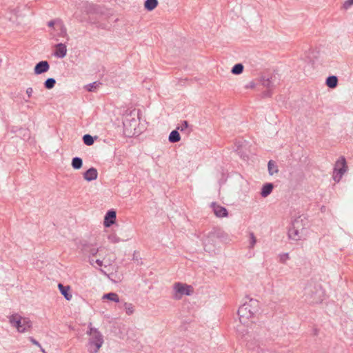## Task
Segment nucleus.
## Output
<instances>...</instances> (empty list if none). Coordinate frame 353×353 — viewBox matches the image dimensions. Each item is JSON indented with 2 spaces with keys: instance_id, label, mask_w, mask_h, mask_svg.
Returning a JSON list of instances; mask_svg holds the SVG:
<instances>
[{
  "instance_id": "nucleus-27",
  "label": "nucleus",
  "mask_w": 353,
  "mask_h": 353,
  "mask_svg": "<svg viewBox=\"0 0 353 353\" xmlns=\"http://www.w3.org/2000/svg\"><path fill=\"white\" fill-rule=\"evenodd\" d=\"M55 84H56V80L54 78H52V77L48 78L43 83L44 87L48 90H50V89L53 88L54 87Z\"/></svg>"
},
{
  "instance_id": "nucleus-40",
  "label": "nucleus",
  "mask_w": 353,
  "mask_h": 353,
  "mask_svg": "<svg viewBox=\"0 0 353 353\" xmlns=\"http://www.w3.org/2000/svg\"><path fill=\"white\" fill-rule=\"evenodd\" d=\"M255 86H256V84L253 81H250L247 85H245L246 88H255Z\"/></svg>"
},
{
  "instance_id": "nucleus-44",
  "label": "nucleus",
  "mask_w": 353,
  "mask_h": 353,
  "mask_svg": "<svg viewBox=\"0 0 353 353\" xmlns=\"http://www.w3.org/2000/svg\"><path fill=\"white\" fill-rule=\"evenodd\" d=\"M99 270H100V272H101L102 274H103L104 275L108 276L107 273H106L103 270H102V269H99Z\"/></svg>"
},
{
  "instance_id": "nucleus-36",
  "label": "nucleus",
  "mask_w": 353,
  "mask_h": 353,
  "mask_svg": "<svg viewBox=\"0 0 353 353\" xmlns=\"http://www.w3.org/2000/svg\"><path fill=\"white\" fill-rule=\"evenodd\" d=\"M279 259L281 263H285V261L289 259V254L288 253H283L279 255Z\"/></svg>"
},
{
  "instance_id": "nucleus-8",
  "label": "nucleus",
  "mask_w": 353,
  "mask_h": 353,
  "mask_svg": "<svg viewBox=\"0 0 353 353\" xmlns=\"http://www.w3.org/2000/svg\"><path fill=\"white\" fill-rule=\"evenodd\" d=\"M211 208L216 216L219 218L227 217L228 216V212L227 209L223 206L218 205L215 202H212L211 203Z\"/></svg>"
},
{
  "instance_id": "nucleus-19",
  "label": "nucleus",
  "mask_w": 353,
  "mask_h": 353,
  "mask_svg": "<svg viewBox=\"0 0 353 353\" xmlns=\"http://www.w3.org/2000/svg\"><path fill=\"white\" fill-rule=\"evenodd\" d=\"M71 165L74 170H79L83 166V160L81 157H73L71 162Z\"/></svg>"
},
{
  "instance_id": "nucleus-5",
  "label": "nucleus",
  "mask_w": 353,
  "mask_h": 353,
  "mask_svg": "<svg viewBox=\"0 0 353 353\" xmlns=\"http://www.w3.org/2000/svg\"><path fill=\"white\" fill-rule=\"evenodd\" d=\"M192 288L191 285L180 282L175 283L174 285V290L175 292L174 295V299H180L183 295H191L192 292Z\"/></svg>"
},
{
  "instance_id": "nucleus-12",
  "label": "nucleus",
  "mask_w": 353,
  "mask_h": 353,
  "mask_svg": "<svg viewBox=\"0 0 353 353\" xmlns=\"http://www.w3.org/2000/svg\"><path fill=\"white\" fill-rule=\"evenodd\" d=\"M97 170L94 167H91L83 173V178L87 181H92L96 180L97 179Z\"/></svg>"
},
{
  "instance_id": "nucleus-30",
  "label": "nucleus",
  "mask_w": 353,
  "mask_h": 353,
  "mask_svg": "<svg viewBox=\"0 0 353 353\" xmlns=\"http://www.w3.org/2000/svg\"><path fill=\"white\" fill-rule=\"evenodd\" d=\"M261 83L264 87L271 88L273 86L272 77L266 79L263 77L261 79Z\"/></svg>"
},
{
  "instance_id": "nucleus-13",
  "label": "nucleus",
  "mask_w": 353,
  "mask_h": 353,
  "mask_svg": "<svg viewBox=\"0 0 353 353\" xmlns=\"http://www.w3.org/2000/svg\"><path fill=\"white\" fill-rule=\"evenodd\" d=\"M81 250L85 253H88L92 256H94L99 252V249L93 246L92 245L84 242L81 244Z\"/></svg>"
},
{
  "instance_id": "nucleus-46",
  "label": "nucleus",
  "mask_w": 353,
  "mask_h": 353,
  "mask_svg": "<svg viewBox=\"0 0 353 353\" xmlns=\"http://www.w3.org/2000/svg\"><path fill=\"white\" fill-rule=\"evenodd\" d=\"M50 34L54 37L55 34H54L52 32H50Z\"/></svg>"
},
{
  "instance_id": "nucleus-15",
  "label": "nucleus",
  "mask_w": 353,
  "mask_h": 353,
  "mask_svg": "<svg viewBox=\"0 0 353 353\" xmlns=\"http://www.w3.org/2000/svg\"><path fill=\"white\" fill-rule=\"evenodd\" d=\"M274 188L273 184L271 183H265L261 190V195L262 197H267L268 195L271 194L272 190Z\"/></svg>"
},
{
  "instance_id": "nucleus-20",
  "label": "nucleus",
  "mask_w": 353,
  "mask_h": 353,
  "mask_svg": "<svg viewBox=\"0 0 353 353\" xmlns=\"http://www.w3.org/2000/svg\"><path fill=\"white\" fill-rule=\"evenodd\" d=\"M158 5L157 0H145L144 3L145 9L148 11L153 10Z\"/></svg>"
},
{
  "instance_id": "nucleus-37",
  "label": "nucleus",
  "mask_w": 353,
  "mask_h": 353,
  "mask_svg": "<svg viewBox=\"0 0 353 353\" xmlns=\"http://www.w3.org/2000/svg\"><path fill=\"white\" fill-rule=\"evenodd\" d=\"M19 131H24L25 132V133L23 134L24 135H26V134L28 135L29 134L27 130L22 129L21 128L13 127L12 129V132H14V133H17Z\"/></svg>"
},
{
  "instance_id": "nucleus-21",
  "label": "nucleus",
  "mask_w": 353,
  "mask_h": 353,
  "mask_svg": "<svg viewBox=\"0 0 353 353\" xmlns=\"http://www.w3.org/2000/svg\"><path fill=\"white\" fill-rule=\"evenodd\" d=\"M268 169L270 175H273L278 172V167L273 160H270L268 163Z\"/></svg>"
},
{
  "instance_id": "nucleus-22",
  "label": "nucleus",
  "mask_w": 353,
  "mask_h": 353,
  "mask_svg": "<svg viewBox=\"0 0 353 353\" xmlns=\"http://www.w3.org/2000/svg\"><path fill=\"white\" fill-rule=\"evenodd\" d=\"M103 299H108L109 301H112L116 303L119 302V297L117 293L114 292H109L107 294H103Z\"/></svg>"
},
{
  "instance_id": "nucleus-39",
  "label": "nucleus",
  "mask_w": 353,
  "mask_h": 353,
  "mask_svg": "<svg viewBox=\"0 0 353 353\" xmlns=\"http://www.w3.org/2000/svg\"><path fill=\"white\" fill-rule=\"evenodd\" d=\"M352 6H353V0H346L343 3V7L344 9L347 10Z\"/></svg>"
},
{
  "instance_id": "nucleus-45",
  "label": "nucleus",
  "mask_w": 353,
  "mask_h": 353,
  "mask_svg": "<svg viewBox=\"0 0 353 353\" xmlns=\"http://www.w3.org/2000/svg\"><path fill=\"white\" fill-rule=\"evenodd\" d=\"M41 352H42V353H47L43 348H41Z\"/></svg>"
},
{
  "instance_id": "nucleus-32",
  "label": "nucleus",
  "mask_w": 353,
  "mask_h": 353,
  "mask_svg": "<svg viewBox=\"0 0 353 353\" xmlns=\"http://www.w3.org/2000/svg\"><path fill=\"white\" fill-rule=\"evenodd\" d=\"M108 239L111 243H117L121 241V239L114 234H111L108 235Z\"/></svg>"
},
{
  "instance_id": "nucleus-34",
  "label": "nucleus",
  "mask_w": 353,
  "mask_h": 353,
  "mask_svg": "<svg viewBox=\"0 0 353 353\" xmlns=\"http://www.w3.org/2000/svg\"><path fill=\"white\" fill-rule=\"evenodd\" d=\"M221 230L219 229H214L213 231L210 232L209 233L208 237L212 238V237H220Z\"/></svg>"
},
{
  "instance_id": "nucleus-47",
  "label": "nucleus",
  "mask_w": 353,
  "mask_h": 353,
  "mask_svg": "<svg viewBox=\"0 0 353 353\" xmlns=\"http://www.w3.org/2000/svg\"><path fill=\"white\" fill-rule=\"evenodd\" d=\"M265 94V96H270V94H269V93H265V94Z\"/></svg>"
},
{
  "instance_id": "nucleus-9",
  "label": "nucleus",
  "mask_w": 353,
  "mask_h": 353,
  "mask_svg": "<svg viewBox=\"0 0 353 353\" xmlns=\"http://www.w3.org/2000/svg\"><path fill=\"white\" fill-rule=\"evenodd\" d=\"M117 218V212L114 210L111 209L109 210L105 216H104V221H103V225L105 228H110L112 226L116 221Z\"/></svg>"
},
{
  "instance_id": "nucleus-43",
  "label": "nucleus",
  "mask_w": 353,
  "mask_h": 353,
  "mask_svg": "<svg viewBox=\"0 0 353 353\" xmlns=\"http://www.w3.org/2000/svg\"><path fill=\"white\" fill-rule=\"evenodd\" d=\"M95 263L99 266H101L103 265V261L100 259H97L95 261Z\"/></svg>"
},
{
  "instance_id": "nucleus-4",
  "label": "nucleus",
  "mask_w": 353,
  "mask_h": 353,
  "mask_svg": "<svg viewBox=\"0 0 353 353\" xmlns=\"http://www.w3.org/2000/svg\"><path fill=\"white\" fill-rule=\"evenodd\" d=\"M347 170V165L346 163L345 158L344 157H341L336 161L334 172H333V179L339 183L343 175L346 172Z\"/></svg>"
},
{
  "instance_id": "nucleus-2",
  "label": "nucleus",
  "mask_w": 353,
  "mask_h": 353,
  "mask_svg": "<svg viewBox=\"0 0 353 353\" xmlns=\"http://www.w3.org/2000/svg\"><path fill=\"white\" fill-rule=\"evenodd\" d=\"M86 334L90 336L88 343V351L90 353H97L103 344L102 334L97 328L89 327Z\"/></svg>"
},
{
  "instance_id": "nucleus-41",
  "label": "nucleus",
  "mask_w": 353,
  "mask_h": 353,
  "mask_svg": "<svg viewBox=\"0 0 353 353\" xmlns=\"http://www.w3.org/2000/svg\"><path fill=\"white\" fill-rule=\"evenodd\" d=\"M32 92H33V90L32 88H28L27 90H26V94L28 97V98L31 97H32Z\"/></svg>"
},
{
  "instance_id": "nucleus-14",
  "label": "nucleus",
  "mask_w": 353,
  "mask_h": 353,
  "mask_svg": "<svg viewBox=\"0 0 353 353\" xmlns=\"http://www.w3.org/2000/svg\"><path fill=\"white\" fill-rule=\"evenodd\" d=\"M58 288L61 294L67 301H70L72 299V295L70 292V287L69 285H63L61 283H59Z\"/></svg>"
},
{
  "instance_id": "nucleus-24",
  "label": "nucleus",
  "mask_w": 353,
  "mask_h": 353,
  "mask_svg": "<svg viewBox=\"0 0 353 353\" xmlns=\"http://www.w3.org/2000/svg\"><path fill=\"white\" fill-rule=\"evenodd\" d=\"M102 83L99 81H96L92 83H88L85 85V89L88 92H94L97 88H99Z\"/></svg>"
},
{
  "instance_id": "nucleus-33",
  "label": "nucleus",
  "mask_w": 353,
  "mask_h": 353,
  "mask_svg": "<svg viewBox=\"0 0 353 353\" xmlns=\"http://www.w3.org/2000/svg\"><path fill=\"white\" fill-rule=\"evenodd\" d=\"M189 126L188 122L185 120L183 121L176 128L177 130H180L181 132H183L186 130Z\"/></svg>"
},
{
  "instance_id": "nucleus-29",
  "label": "nucleus",
  "mask_w": 353,
  "mask_h": 353,
  "mask_svg": "<svg viewBox=\"0 0 353 353\" xmlns=\"http://www.w3.org/2000/svg\"><path fill=\"white\" fill-rule=\"evenodd\" d=\"M63 23V22L61 21V20L59 19H54V20H51L50 21L48 22V26L50 27V28H53V30H55L56 28H58V27L61 24Z\"/></svg>"
},
{
  "instance_id": "nucleus-38",
  "label": "nucleus",
  "mask_w": 353,
  "mask_h": 353,
  "mask_svg": "<svg viewBox=\"0 0 353 353\" xmlns=\"http://www.w3.org/2000/svg\"><path fill=\"white\" fill-rule=\"evenodd\" d=\"M29 340H30V341L32 344H34V345H35L36 346L39 347L40 348V350L41 351V348H43V347H42L41 345L39 343V341H37L35 339H34V338H33V337H32V336L29 337Z\"/></svg>"
},
{
  "instance_id": "nucleus-3",
  "label": "nucleus",
  "mask_w": 353,
  "mask_h": 353,
  "mask_svg": "<svg viewBox=\"0 0 353 353\" xmlns=\"http://www.w3.org/2000/svg\"><path fill=\"white\" fill-rule=\"evenodd\" d=\"M8 321L10 325L15 327L20 333L28 332L32 327V323L29 318L21 316L17 313L9 316Z\"/></svg>"
},
{
  "instance_id": "nucleus-10",
  "label": "nucleus",
  "mask_w": 353,
  "mask_h": 353,
  "mask_svg": "<svg viewBox=\"0 0 353 353\" xmlns=\"http://www.w3.org/2000/svg\"><path fill=\"white\" fill-rule=\"evenodd\" d=\"M50 69V64L48 61L38 62L34 68V73L37 75L43 74Z\"/></svg>"
},
{
  "instance_id": "nucleus-42",
  "label": "nucleus",
  "mask_w": 353,
  "mask_h": 353,
  "mask_svg": "<svg viewBox=\"0 0 353 353\" xmlns=\"http://www.w3.org/2000/svg\"><path fill=\"white\" fill-rule=\"evenodd\" d=\"M97 27L100 28L101 29H108V26L107 25L103 24V23H99L97 25Z\"/></svg>"
},
{
  "instance_id": "nucleus-11",
  "label": "nucleus",
  "mask_w": 353,
  "mask_h": 353,
  "mask_svg": "<svg viewBox=\"0 0 353 353\" xmlns=\"http://www.w3.org/2000/svg\"><path fill=\"white\" fill-rule=\"evenodd\" d=\"M55 50L53 52V55L59 59L64 58L67 54V47L63 43H59L55 45Z\"/></svg>"
},
{
  "instance_id": "nucleus-18",
  "label": "nucleus",
  "mask_w": 353,
  "mask_h": 353,
  "mask_svg": "<svg viewBox=\"0 0 353 353\" xmlns=\"http://www.w3.org/2000/svg\"><path fill=\"white\" fill-rule=\"evenodd\" d=\"M96 139H97V136H92L90 134H85L82 137L84 144L88 146L92 145Z\"/></svg>"
},
{
  "instance_id": "nucleus-23",
  "label": "nucleus",
  "mask_w": 353,
  "mask_h": 353,
  "mask_svg": "<svg viewBox=\"0 0 353 353\" xmlns=\"http://www.w3.org/2000/svg\"><path fill=\"white\" fill-rule=\"evenodd\" d=\"M243 65L241 63H236L231 70V72L233 74L239 75L241 74L243 72Z\"/></svg>"
},
{
  "instance_id": "nucleus-6",
  "label": "nucleus",
  "mask_w": 353,
  "mask_h": 353,
  "mask_svg": "<svg viewBox=\"0 0 353 353\" xmlns=\"http://www.w3.org/2000/svg\"><path fill=\"white\" fill-rule=\"evenodd\" d=\"M305 294L309 296L312 299L310 301V303H319L323 301V296L324 294V292L321 289V288H315V291H313L311 289L310 286H307L305 288Z\"/></svg>"
},
{
  "instance_id": "nucleus-25",
  "label": "nucleus",
  "mask_w": 353,
  "mask_h": 353,
  "mask_svg": "<svg viewBox=\"0 0 353 353\" xmlns=\"http://www.w3.org/2000/svg\"><path fill=\"white\" fill-rule=\"evenodd\" d=\"M121 308H123L125 311V313L128 314V315H131L134 313V306L132 303H123V306L121 307Z\"/></svg>"
},
{
  "instance_id": "nucleus-1",
  "label": "nucleus",
  "mask_w": 353,
  "mask_h": 353,
  "mask_svg": "<svg viewBox=\"0 0 353 353\" xmlns=\"http://www.w3.org/2000/svg\"><path fill=\"white\" fill-rule=\"evenodd\" d=\"M259 301L254 299H250L239 307L238 315L240 321L245 323L247 319L252 317L259 311Z\"/></svg>"
},
{
  "instance_id": "nucleus-17",
  "label": "nucleus",
  "mask_w": 353,
  "mask_h": 353,
  "mask_svg": "<svg viewBox=\"0 0 353 353\" xmlns=\"http://www.w3.org/2000/svg\"><path fill=\"white\" fill-rule=\"evenodd\" d=\"M180 139H181V136H180L179 131L176 129L172 130L170 133L169 137H168V141L170 143H177L180 141Z\"/></svg>"
},
{
  "instance_id": "nucleus-16",
  "label": "nucleus",
  "mask_w": 353,
  "mask_h": 353,
  "mask_svg": "<svg viewBox=\"0 0 353 353\" xmlns=\"http://www.w3.org/2000/svg\"><path fill=\"white\" fill-rule=\"evenodd\" d=\"M325 84L330 88H334L337 86L338 84V78L336 76L330 75L329 76L325 81Z\"/></svg>"
},
{
  "instance_id": "nucleus-26",
  "label": "nucleus",
  "mask_w": 353,
  "mask_h": 353,
  "mask_svg": "<svg viewBox=\"0 0 353 353\" xmlns=\"http://www.w3.org/2000/svg\"><path fill=\"white\" fill-rule=\"evenodd\" d=\"M85 9L88 13H95L99 12V6L93 3H87Z\"/></svg>"
},
{
  "instance_id": "nucleus-35",
  "label": "nucleus",
  "mask_w": 353,
  "mask_h": 353,
  "mask_svg": "<svg viewBox=\"0 0 353 353\" xmlns=\"http://www.w3.org/2000/svg\"><path fill=\"white\" fill-rule=\"evenodd\" d=\"M256 242V237L253 232L250 233V248H253Z\"/></svg>"
},
{
  "instance_id": "nucleus-7",
  "label": "nucleus",
  "mask_w": 353,
  "mask_h": 353,
  "mask_svg": "<svg viewBox=\"0 0 353 353\" xmlns=\"http://www.w3.org/2000/svg\"><path fill=\"white\" fill-rule=\"evenodd\" d=\"M299 221L298 219L292 222V227L288 230V236L290 239L295 241L300 239L301 236L299 235Z\"/></svg>"
},
{
  "instance_id": "nucleus-28",
  "label": "nucleus",
  "mask_w": 353,
  "mask_h": 353,
  "mask_svg": "<svg viewBox=\"0 0 353 353\" xmlns=\"http://www.w3.org/2000/svg\"><path fill=\"white\" fill-rule=\"evenodd\" d=\"M236 152L238 153V154L241 157V158H242L243 159L245 160L246 159L248 158V155L244 153L242 150H241V147H242V143L239 141L236 143Z\"/></svg>"
},
{
  "instance_id": "nucleus-31",
  "label": "nucleus",
  "mask_w": 353,
  "mask_h": 353,
  "mask_svg": "<svg viewBox=\"0 0 353 353\" xmlns=\"http://www.w3.org/2000/svg\"><path fill=\"white\" fill-rule=\"evenodd\" d=\"M58 29L59 30V32H58V36L59 37H65L68 36V34H67V30H66V28H65V26H64L63 23H61L58 27Z\"/></svg>"
}]
</instances>
